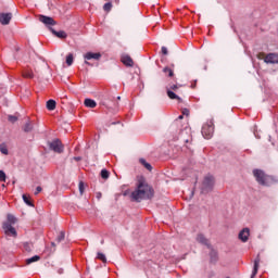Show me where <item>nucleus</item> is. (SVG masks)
<instances>
[{
    "label": "nucleus",
    "instance_id": "39448f33",
    "mask_svg": "<svg viewBox=\"0 0 278 278\" xmlns=\"http://www.w3.org/2000/svg\"><path fill=\"white\" fill-rule=\"evenodd\" d=\"M202 136L210 140L214 136V124L212 122L204 124L202 127Z\"/></svg>",
    "mask_w": 278,
    "mask_h": 278
},
{
    "label": "nucleus",
    "instance_id": "4468645a",
    "mask_svg": "<svg viewBox=\"0 0 278 278\" xmlns=\"http://www.w3.org/2000/svg\"><path fill=\"white\" fill-rule=\"evenodd\" d=\"M197 241H198L200 244H204V247H210V241H208L207 238H205V236H203V235H198Z\"/></svg>",
    "mask_w": 278,
    "mask_h": 278
},
{
    "label": "nucleus",
    "instance_id": "c03bdc74",
    "mask_svg": "<svg viewBox=\"0 0 278 278\" xmlns=\"http://www.w3.org/2000/svg\"><path fill=\"white\" fill-rule=\"evenodd\" d=\"M85 64H87L88 66H90V62H88V61H85Z\"/></svg>",
    "mask_w": 278,
    "mask_h": 278
},
{
    "label": "nucleus",
    "instance_id": "dca6fc26",
    "mask_svg": "<svg viewBox=\"0 0 278 278\" xmlns=\"http://www.w3.org/2000/svg\"><path fill=\"white\" fill-rule=\"evenodd\" d=\"M50 31H51L54 36H56V38H62V39L66 38V31H64V30L56 31L55 29L50 28Z\"/></svg>",
    "mask_w": 278,
    "mask_h": 278
},
{
    "label": "nucleus",
    "instance_id": "393cba45",
    "mask_svg": "<svg viewBox=\"0 0 278 278\" xmlns=\"http://www.w3.org/2000/svg\"><path fill=\"white\" fill-rule=\"evenodd\" d=\"M97 260H100V262H103V264H108V257H105V254L98 252Z\"/></svg>",
    "mask_w": 278,
    "mask_h": 278
},
{
    "label": "nucleus",
    "instance_id": "f257e3e1",
    "mask_svg": "<svg viewBox=\"0 0 278 278\" xmlns=\"http://www.w3.org/2000/svg\"><path fill=\"white\" fill-rule=\"evenodd\" d=\"M131 201L140 203L147 199H153V188L142 177L138 178L137 188L130 193Z\"/></svg>",
    "mask_w": 278,
    "mask_h": 278
},
{
    "label": "nucleus",
    "instance_id": "473e14b6",
    "mask_svg": "<svg viewBox=\"0 0 278 278\" xmlns=\"http://www.w3.org/2000/svg\"><path fill=\"white\" fill-rule=\"evenodd\" d=\"M8 121L10 123H16V121H18V117H16V115H9Z\"/></svg>",
    "mask_w": 278,
    "mask_h": 278
},
{
    "label": "nucleus",
    "instance_id": "58836bf2",
    "mask_svg": "<svg viewBox=\"0 0 278 278\" xmlns=\"http://www.w3.org/2000/svg\"><path fill=\"white\" fill-rule=\"evenodd\" d=\"M163 55H168V49L166 47H162Z\"/></svg>",
    "mask_w": 278,
    "mask_h": 278
},
{
    "label": "nucleus",
    "instance_id": "f704fd0d",
    "mask_svg": "<svg viewBox=\"0 0 278 278\" xmlns=\"http://www.w3.org/2000/svg\"><path fill=\"white\" fill-rule=\"evenodd\" d=\"M78 188H79L80 194H84V190H85L84 181H80V182H79Z\"/></svg>",
    "mask_w": 278,
    "mask_h": 278
},
{
    "label": "nucleus",
    "instance_id": "e433bc0d",
    "mask_svg": "<svg viewBox=\"0 0 278 278\" xmlns=\"http://www.w3.org/2000/svg\"><path fill=\"white\" fill-rule=\"evenodd\" d=\"M256 58H257L258 60H265L266 54H265L264 52H261V53H258V54L256 55Z\"/></svg>",
    "mask_w": 278,
    "mask_h": 278
},
{
    "label": "nucleus",
    "instance_id": "a19ab883",
    "mask_svg": "<svg viewBox=\"0 0 278 278\" xmlns=\"http://www.w3.org/2000/svg\"><path fill=\"white\" fill-rule=\"evenodd\" d=\"M74 160H75L76 162H79V161H81V157L77 156V157H74Z\"/></svg>",
    "mask_w": 278,
    "mask_h": 278
},
{
    "label": "nucleus",
    "instance_id": "20e7f679",
    "mask_svg": "<svg viewBox=\"0 0 278 278\" xmlns=\"http://www.w3.org/2000/svg\"><path fill=\"white\" fill-rule=\"evenodd\" d=\"M48 144L49 149L51 151H54V153H64V144H62V141L60 139H54Z\"/></svg>",
    "mask_w": 278,
    "mask_h": 278
},
{
    "label": "nucleus",
    "instance_id": "aec40b11",
    "mask_svg": "<svg viewBox=\"0 0 278 278\" xmlns=\"http://www.w3.org/2000/svg\"><path fill=\"white\" fill-rule=\"evenodd\" d=\"M55 105H56L55 100H48L47 101V110H50V112L55 110Z\"/></svg>",
    "mask_w": 278,
    "mask_h": 278
},
{
    "label": "nucleus",
    "instance_id": "0eeeda50",
    "mask_svg": "<svg viewBox=\"0 0 278 278\" xmlns=\"http://www.w3.org/2000/svg\"><path fill=\"white\" fill-rule=\"evenodd\" d=\"M39 21L40 23H43L46 27H52L53 25H58V23L55 22V20H53V17H49L47 15H39Z\"/></svg>",
    "mask_w": 278,
    "mask_h": 278
},
{
    "label": "nucleus",
    "instance_id": "f3484780",
    "mask_svg": "<svg viewBox=\"0 0 278 278\" xmlns=\"http://www.w3.org/2000/svg\"><path fill=\"white\" fill-rule=\"evenodd\" d=\"M84 103L86 108H91V109L97 108V102L90 98L85 99Z\"/></svg>",
    "mask_w": 278,
    "mask_h": 278
},
{
    "label": "nucleus",
    "instance_id": "79ce46f5",
    "mask_svg": "<svg viewBox=\"0 0 278 278\" xmlns=\"http://www.w3.org/2000/svg\"><path fill=\"white\" fill-rule=\"evenodd\" d=\"M58 273H59V275H62V273H64V269L60 268V269L58 270Z\"/></svg>",
    "mask_w": 278,
    "mask_h": 278
},
{
    "label": "nucleus",
    "instance_id": "a18cd8bd",
    "mask_svg": "<svg viewBox=\"0 0 278 278\" xmlns=\"http://www.w3.org/2000/svg\"><path fill=\"white\" fill-rule=\"evenodd\" d=\"M117 101H121V96H119V97H117Z\"/></svg>",
    "mask_w": 278,
    "mask_h": 278
},
{
    "label": "nucleus",
    "instance_id": "49530a36",
    "mask_svg": "<svg viewBox=\"0 0 278 278\" xmlns=\"http://www.w3.org/2000/svg\"><path fill=\"white\" fill-rule=\"evenodd\" d=\"M52 247H55V243L52 242Z\"/></svg>",
    "mask_w": 278,
    "mask_h": 278
},
{
    "label": "nucleus",
    "instance_id": "1a4fd4ad",
    "mask_svg": "<svg viewBox=\"0 0 278 278\" xmlns=\"http://www.w3.org/2000/svg\"><path fill=\"white\" fill-rule=\"evenodd\" d=\"M249 236H251V229H249V228H243V229L239 232V240H241V242H249Z\"/></svg>",
    "mask_w": 278,
    "mask_h": 278
},
{
    "label": "nucleus",
    "instance_id": "7c9ffc66",
    "mask_svg": "<svg viewBox=\"0 0 278 278\" xmlns=\"http://www.w3.org/2000/svg\"><path fill=\"white\" fill-rule=\"evenodd\" d=\"M166 90H170L172 92H177V90H179V87L177 85H169V87H167Z\"/></svg>",
    "mask_w": 278,
    "mask_h": 278
},
{
    "label": "nucleus",
    "instance_id": "bb28decb",
    "mask_svg": "<svg viewBox=\"0 0 278 278\" xmlns=\"http://www.w3.org/2000/svg\"><path fill=\"white\" fill-rule=\"evenodd\" d=\"M7 218H8V222H5V223H9V225L16 224V217H14V215L8 214Z\"/></svg>",
    "mask_w": 278,
    "mask_h": 278
},
{
    "label": "nucleus",
    "instance_id": "ddd939ff",
    "mask_svg": "<svg viewBox=\"0 0 278 278\" xmlns=\"http://www.w3.org/2000/svg\"><path fill=\"white\" fill-rule=\"evenodd\" d=\"M23 131H25V134H29V131H34V122L28 121L25 123V125L23 126Z\"/></svg>",
    "mask_w": 278,
    "mask_h": 278
},
{
    "label": "nucleus",
    "instance_id": "b1692460",
    "mask_svg": "<svg viewBox=\"0 0 278 278\" xmlns=\"http://www.w3.org/2000/svg\"><path fill=\"white\" fill-rule=\"evenodd\" d=\"M22 75L26 79H34V72H31V71H24Z\"/></svg>",
    "mask_w": 278,
    "mask_h": 278
},
{
    "label": "nucleus",
    "instance_id": "a878e982",
    "mask_svg": "<svg viewBox=\"0 0 278 278\" xmlns=\"http://www.w3.org/2000/svg\"><path fill=\"white\" fill-rule=\"evenodd\" d=\"M34 262H40V256L35 255V256H33V257L26 260V264H27V265L34 264Z\"/></svg>",
    "mask_w": 278,
    "mask_h": 278
},
{
    "label": "nucleus",
    "instance_id": "412c9836",
    "mask_svg": "<svg viewBox=\"0 0 278 278\" xmlns=\"http://www.w3.org/2000/svg\"><path fill=\"white\" fill-rule=\"evenodd\" d=\"M31 198L27 194H23V201L26 203V205H29V207H34V203L30 200Z\"/></svg>",
    "mask_w": 278,
    "mask_h": 278
},
{
    "label": "nucleus",
    "instance_id": "ea45409f",
    "mask_svg": "<svg viewBox=\"0 0 278 278\" xmlns=\"http://www.w3.org/2000/svg\"><path fill=\"white\" fill-rule=\"evenodd\" d=\"M40 192H42V187H37L35 194H40Z\"/></svg>",
    "mask_w": 278,
    "mask_h": 278
},
{
    "label": "nucleus",
    "instance_id": "7ed1b4c3",
    "mask_svg": "<svg viewBox=\"0 0 278 278\" xmlns=\"http://www.w3.org/2000/svg\"><path fill=\"white\" fill-rule=\"evenodd\" d=\"M214 184H215V180L213 176H205L202 181V187H201L202 192L204 193L212 192V190H214Z\"/></svg>",
    "mask_w": 278,
    "mask_h": 278
},
{
    "label": "nucleus",
    "instance_id": "9d476101",
    "mask_svg": "<svg viewBox=\"0 0 278 278\" xmlns=\"http://www.w3.org/2000/svg\"><path fill=\"white\" fill-rule=\"evenodd\" d=\"M10 21H12V13H0L1 25H10Z\"/></svg>",
    "mask_w": 278,
    "mask_h": 278
},
{
    "label": "nucleus",
    "instance_id": "2eb2a0df",
    "mask_svg": "<svg viewBox=\"0 0 278 278\" xmlns=\"http://www.w3.org/2000/svg\"><path fill=\"white\" fill-rule=\"evenodd\" d=\"M260 262H261V258H260V255H257L254 261V268H253L252 276H251L252 278L255 277V275H257V270L260 268Z\"/></svg>",
    "mask_w": 278,
    "mask_h": 278
},
{
    "label": "nucleus",
    "instance_id": "f03ea898",
    "mask_svg": "<svg viewBox=\"0 0 278 278\" xmlns=\"http://www.w3.org/2000/svg\"><path fill=\"white\" fill-rule=\"evenodd\" d=\"M253 175L260 186L270 187L278 182V178L276 176L268 175L262 169H253Z\"/></svg>",
    "mask_w": 278,
    "mask_h": 278
},
{
    "label": "nucleus",
    "instance_id": "9b49d317",
    "mask_svg": "<svg viewBox=\"0 0 278 278\" xmlns=\"http://www.w3.org/2000/svg\"><path fill=\"white\" fill-rule=\"evenodd\" d=\"M85 60H101V53L100 52H87L84 55Z\"/></svg>",
    "mask_w": 278,
    "mask_h": 278
},
{
    "label": "nucleus",
    "instance_id": "72a5a7b5",
    "mask_svg": "<svg viewBox=\"0 0 278 278\" xmlns=\"http://www.w3.org/2000/svg\"><path fill=\"white\" fill-rule=\"evenodd\" d=\"M7 176H5V172L0 170V181H5Z\"/></svg>",
    "mask_w": 278,
    "mask_h": 278
},
{
    "label": "nucleus",
    "instance_id": "423d86ee",
    "mask_svg": "<svg viewBox=\"0 0 278 278\" xmlns=\"http://www.w3.org/2000/svg\"><path fill=\"white\" fill-rule=\"evenodd\" d=\"M2 229L5 236H11V238H16L18 236V233L16 232V228L11 226L10 223H3Z\"/></svg>",
    "mask_w": 278,
    "mask_h": 278
},
{
    "label": "nucleus",
    "instance_id": "6ab92c4d",
    "mask_svg": "<svg viewBox=\"0 0 278 278\" xmlns=\"http://www.w3.org/2000/svg\"><path fill=\"white\" fill-rule=\"evenodd\" d=\"M163 73L167 75V77H175V72L168 66L163 68Z\"/></svg>",
    "mask_w": 278,
    "mask_h": 278
},
{
    "label": "nucleus",
    "instance_id": "2f4dec72",
    "mask_svg": "<svg viewBox=\"0 0 278 278\" xmlns=\"http://www.w3.org/2000/svg\"><path fill=\"white\" fill-rule=\"evenodd\" d=\"M104 12H110L112 10V2H108L103 5Z\"/></svg>",
    "mask_w": 278,
    "mask_h": 278
},
{
    "label": "nucleus",
    "instance_id": "c756f323",
    "mask_svg": "<svg viewBox=\"0 0 278 278\" xmlns=\"http://www.w3.org/2000/svg\"><path fill=\"white\" fill-rule=\"evenodd\" d=\"M101 177L102 179H110V172L108 169H102Z\"/></svg>",
    "mask_w": 278,
    "mask_h": 278
},
{
    "label": "nucleus",
    "instance_id": "37998d69",
    "mask_svg": "<svg viewBox=\"0 0 278 278\" xmlns=\"http://www.w3.org/2000/svg\"><path fill=\"white\" fill-rule=\"evenodd\" d=\"M178 119L179 121L184 119V115L178 116Z\"/></svg>",
    "mask_w": 278,
    "mask_h": 278
},
{
    "label": "nucleus",
    "instance_id": "4be33fe9",
    "mask_svg": "<svg viewBox=\"0 0 278 278\" xmlns=\"http://www.w3.org/2000/svg\"><path fill=\"white\" fill-rule=\"evenodd\" d=\"M139 162H140V164H142V166H144V168H147V170H153V166H151V164L147 163V160L140 159Z\"/></svg>",
    "mask_w": 278,
    "mask_h": 278
},
{
    "label": "nucleus",
    "instance_id": "f8f14e48",
    "mask_svg": "<svg viewBox=\"0 0 278 278\" xmlns=\"http://www.w3.org/2000/svg\"><path fill=\"white\" fill-rule=\"evenodd\" d=\"M122 62L125 66H134V59L127 54L122 55Z\"/></svg>",
    "mask_w": 278,
    "mask_h": 278
},
{
    "label": "nucleus",
    "instance_id": "c85d7f7f",
    "mask_svg": "<svg viewBox=\"0 0 278 278\" xmlns=\"http://www.w3.org/2000/svg\"><path fill=\"white\" fill-rule=\"evenodd\" d=\"M0 152H1L3 155H8L9 151H8V146H5V143H1V144H0Z\"/></svg>",
    "mask_w": 278,
    "mask_h": 278
},
{
    "label": "nucleus",
    "instance_id": "c9c22d12",
    "mask_svg": "<svg viewBox=\"0 0 278 278\" xmlns=\"http://www.w3.org/2000/svg\"><path fill=\"white\" fill-rule=\"evenodd\" d=\"M64 240V232H60V235L56 238V242H62Z\"/></svg>",
    "mask_w": 278,
    "mask_h": 278
},
{
    "label": "nucleus",
    "instance_id": "6e6552de",
    "mask_svg": "<svg viewBox=\"0 0 278 278\" xmlns=\"http://www.w3.org/2000/svg\"><path fill=\"white\" fill-rule=\"evenodd\" d=\"M265 64H278V54L277 53H269L264 59Z\"/></svg>",
    "mask_w": 278,
    "mask_h": 278
},
{
    "label": "nucleus",
    "instance_id": "5701e85b",
    "mask_svg": "<svg viewBox=\"0 0 278 278\" xmlns=\"http://www.w3.org/2000/svg\"><path fill=\"white\" fill-rule=\"evenodd\" d=\"M24 250H25L27 253H31V251H34V243L25 242V243H24Z\"/></svg>",
    "mask_w": 278,
    "mask_h": 278
},
{
    "label": "nucleus",
    "instance_id": "cd10ccee",
    "mask_svg": "<svg viewBox=\"0 0 278 278\" xmlns=\"http://www.w3.org/2000/svg\"><path fill=\"white\" fill-rule=\"evenodd\" d=\"M75 60V58L73 56V53H70L67 56H66V64L67 66H73V61Z\"/></svg>",
    "mask_w": 278,
    "mask_h": 278
},
{
    "label": "nucleus",
    "instance_id": "a211bd4d",
    "mask_svg": "<svg viewBox=\"0 0 278 278\" xmlns=\"http://www.w3.org/2000/svg\"><path fill=\"white\" fill-rule=\"evenodd\" d=\"M167 90V97H169V99L175 100L176 101H181V99L179 98V96L176 94L175 91H170V89H166Z\"/></svg>",
    "mask_w": 278,
    "mask_h": 278
},
{
    "label": "nucleus",
    "instance_id": "4c0bfd02",
    "mask_svg": "<svg viewBox=\"0 0 278 278\" xmlns=\"http://www.w3.org/2000/svg\"><path fill=\"white\" fill-rule=\"evenodd\" d=\"M182 116H190V110L182 109Z\"/></svg>",
    "mask_w": 278,
    "mask_h": 278
}]
</instances>
